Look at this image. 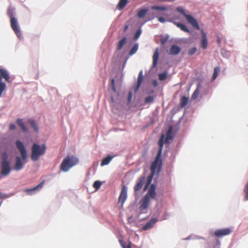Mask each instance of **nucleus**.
<instances>
[{
	"mask_svg": "<svg viewBox=\"0 0 248 248\" xmlns=\"http://www.w3.org/2000/svg\"><path fill=\"white\" fill-rule=\"evenodd\" d=\"M163 139L164 136H162L159 142V149L157 154L155 160L151 165V174L147 177V182L143 188L144 191L146 190L148 188L155 174H158L161 171L162 165V160L161 157L163 147Z\"/></svg>",
	"mask_w": 248,
	"mask_h": 248,
	"instance_id": "obj_1",
	"label": "nucleus"
},
{
	"mask_svg": "<svg viewBox=\"0 0 248 248\" xmlns=\"http://www.w3.org/2000/svg\"><path fill=\"white\" fill-rule=\"evenodd\" d=\"M166 41V40L165 39H161V43L162 44H163Z\"/></svg>",
	"mask_w": 248,
	"mask_h": 248,
	"instance_id": "obj_48",
	"label": "nucleus"
},
{
	"mask_svg": "<svg viewBox=\"0 0 248 248\" xmlns=\"http://www.w3.org/2000/svg\"><path fill=\"white\" fill-rule=\"evenodd\" d=\"M148 12V9L147 8H143L140 9L137 13V16L139 18H141L144 17Z\"/></svg>",
	"mask_w": 248,
	"mask_h": 248,
	"instance_id": "obj_21",
	"label": "nucleus"
},
{
	"mask_svg": "<svg viewBox=\"0 0 248 248\" xmlns=\"http://www.w3.org/2000/svg\"><path fill=\"white\" fill-rule=\"evenodd\" d=\"M174 24L182 31L186 32H190V31L185 25L180 23H174Z\"/></svg>",
	"mask_w": 248,
	"mask_h": 248,
	"instance_id": "obj_24",
	"label": "nucleus"
},
{
	"mask_svg": "<svg viewBox=\"0 0 248 248\" xmlns=\"http://www.w3.org/2000/svg\"><path fill=\"white\" fill-rule=\"evenodd\" d=\"M154 18V17L153 16V17H152V18H150L149 20L152 19H153Z\"/></svg>",
	"mask_w": 248,
	"mask_h": 248,
	"instance_id": "obj_49",
	"label": "nucleus"
},
{
	"mask_svg": "<svg viewBox=\"0 0 248 248\" xmlns=\"http://www.w3.org/2000/svg\"><path fill=\"white\" fill-rule=\"evenodd\" d=\"M11 171V167L9 162H2L1 174L4 176L8 175Z\"/></svg>",
	"mask_w": 248,
	"mask_h": 248,
	"instance_id": "obj_12",
	"label": "nucleus"
},
{
	"mask_svg": "<svg viewBox=\"0 0 248 248\" xmlns=\"http://www.w3.org/2000/svg\"><path fill=\"white\" fill-rule=\"evenodd\" d=\"M10 24L14 32L19 38H20L22 37V33L17 19L15 17L10 19Z\"/></svg>",
	"mask_w": 248,
	"mask_h": 248,
	"instance_id": "obj_7",
	"label": "nucleus"
},
{
	"mask_svg": "<svg viewBox=\"0 0 248 248\" xmlns=\"http://www.w3.org/2000/svg\"><path fill=\"white\" fill-rule=\"evenodd\" d=\"M188 98L186 96H183L181 99L180 105L181 107H185L187 103Z\"/></svg>",
	"mask_w": 248,
	"mask_h": 248,
	"instance_id": "obj_30",
	"label": "nucleus"
},
{
	"mask_svg": "<svg viewBox=\"0 0 248 248\" xmlns=\"http://www.w3.org/2000/svg\"><path fill=\"white\" fill-rule=\"evenodd\" d=\"M158 58H159L158 49L157 48L155 49V50L154 52L153 56V67H155L156 66Z\"/></svg>",
	"mask_w": 248,
	"mask_h": 248,
	"instance_id": "obj_19",
	"label": "nucleus"
},
{
	"mask_svg": "<svg viewBox=\"0 0 248 248\" xmlns=\"http://www.w3.org/2000/svg\"><path fill=\"white\" fill-rule=\"evenodd\" d=\"M197 51V48L196 47H192L190 48L188 52V53L189 55H192L194 54Z\"/></svg>",
	"mask_w": 248,
	"mask_h": 248,
	"instance_id": "obj_39",
	"label": "nucleus"
},
{
	"mask_svg": "<svg viewBox=\"0 0 248 248\" xmlns=\"http://www.w3.org/2000/svg\"><path fill=\"white\" fill-rule=\"evenodd\" d=\"M217 42L218 44L220 43V39L219 37H217Z\"/></svg>",
	"mask_w": 248,
	"mask_h": 248,
	"instance_id": "obj_47",
	"label": "nucleus"
},
{
	"mask_svg": "<svg viewBox=\"0 0 248 248\" xmlns=\"http://www.w3.org/2000/svg\"><path fill=\"white\" fill-rule=\"evenodd\" d=\"M158 21L160 22H161V23H164L165 22V19H164V17H159L158 18Z\"/></svg>",
	"mask_w": 248,
	"mask_h": 248,
	"instance_id": "obj_44",
	"label": "nucleus"
},
{
	"mask_svg": "<svg viewBox=\"0 0 248 248\" xmlns=\"http://www.w3.org/2000/svg\"><path fill=\"white\" fill-rule=\"evenodd\" d=\"M172 130H173L172 126H170L169 127V129H168L167 132L166 133V138H165L164 135L162 134L161 135V137H160L159 140L161 139V138L162 136H164L163 143L164 142L166 143H169L170 140H172L173 139V136L172 135ZM159 140H159L158 142H159Z\"/></svg>",
	"mask_w": 248,
	"mask_h": 248,
	"instance_id": "obj_13",
	"label": "nucleus"
},
{
	"mask_svg": "<svg viewBox=\"0 0 248 248\" xmlns=\"http://www.w3.org/2000/svg\"><path fill=\"white\" fill-rule=\"evenodd\" d=\"M14 12L13 9L9 8L7 11V15L10 18V19H11L12 18H15L14 16Z\"/></svg>",
	"mask_w": 248,
	"mask_h": 248,
	"instance_id": "obj_34",
	"label": "nucleus"
},
{
	"mask_svg": "<svg viewBox=\"0 0 248 248\" xmlns=\"http://www.w3.org/2000/svg\"><path fill=\"white\" fill-rule=\"evenodd\" d=\"M128 2V0H120L117 7L119 10H121L126 6Z\"/></svg>",
	"mask_w": 248,
	"mask_h": 248,
	"instance_id": "obj_20",
	"label": "nucleus"
},
{
	"mask_svg": "<svg viewBox=\"0 0 248 248\" xmlns=\"http://www.w3.org/2000/svg\"><path fill=\"white\" fill-rule=\"evenodd\" d=\"M150 202V200H148L147 198L143 197L140 202L139 210L140 214L146 213L147 212V209Z\"/></svg>",
	"mask_w": 248,
	"mask_h": 248,
	"instance_id": "obj_9",
	"label": "nucleus"
},
{
	"mask_svg": "<svg viewBox=\"0 0 248 248\" xmlns=\"http://www.w3.org/2000/svg\"><path fill=\"white\" fill-rule=\"evenodd\" d=\"M16 144L17 148L20 153L21 158L17 156L16 158V164L14 169L16 170H19L23 169L24 164L26 162L27 153L23 143L20 140H16Z\"/></svg>",
	"mask_w": 248,
	"mask_h": 248,
	"instance_id": "obj_2",
	"label": "nucleus"
},
{
	"mask_svg": "<svg viewBox=\"0 0 248 248\" xmlns=\"http://www.w3.org/2000/svg\"><path fill=\"white\" fill-rule=\"evenodd\" d=\"M110 87L111 88V89L114 91V92H116V88H115V80L114 78H112L111 79V82H110Z\"/></svg>",
	"mask_w": 248,
	"mask_h": 248,
	"instance_id": "obj_37",
	"label": "nucleus"
},
{
	"mask_svg": "<svg viewBox=\"0 0 248 248\" xmlns=\"http://www.w3.org/2000/svg\"><path fill=\"white\" fill-rule=\"evenodd\" d=\"M141 33V31L140 29L137 30L135 34V35H134V40H137L139 37H140V34Z\"/></svg>",
	"mask_w": 248,
	"mask_h": 248,
	"instance_id": "obj_38",
	"label": "nucleus"
},
{
	"mask_svg": "<svg viewBox=\"0 0 248 248\" xmlns=\"http://www.w3.org/2000/svg\"><path fill=\"white\" fill-rule=\"evenodd\" d=\"M154 100V98L152 96H148L145 99V102L146 103H150L153 102Z\"/></svg>",
	"mask_w": 248,
	"mask_h": 248,
	"instance_id": "obj_40",
	"label": "nucleus"
},
{
	"mask_svg": "<svg viewBox=\"0 0 248 248\" xmlns=\"http://www.w3.org/2000/svg\"><path fill=\"white\" fill-rule=\"evenodd\" d=\"M29 123L31 125V127L33 128L34 131L36 132L38 131V127L37 124L36 123L35 121L33 119H29L28 120Z\"/></svg>",
	"mask_w": 248,
	"mask_h": 248,
	"instance_id": "obj_28",
	"label": "nucleus"
},
{
	"mask_svg": "<svg viewBox=\"0 0 248 248\" xmlns=\"http://www.w3.org/2000/svg\"><path fill=\"white\" fill-rule=\"evenodd\" d=\"M2 162H9L8 160V155L6 153H3L2 155Z\"/></svg>",
	"mask_w": 248,
	"mask_h": 248,
	"instance_id": "obj_41",
	"label": "nucleus"
},
{
	"mask_svg": "<svg viewBox=\"0 0 248 248\" xmlns=\"http://www.w3.org/2000/svg\"><path fill=\"white\" fill-rule=\"evenodd\" d=\"M15 128H16V126L14 124H10V125L9 126L10 130H14L15 129Z\"/></svg>",
	"mask_w": 248,
	"mask_h": 248,
	"instance_id": "obj_45",
	"label": "nucleus"
},
{
	"mask_svg": "<svg viewBox=\"0 0 248 248\" xmlns=\"http://www.w3.org/2000/svg\"><path fill=\"white\" fill-rule=\"evenodd\" d=\"M138 45L137 44H135L129 52V54L130 55H133L138 50Z\"/></svg>",
	"mask_w": 248,
	"mask_h": 248,
	"instance_id": "obj_31",
	"label": "nucleus"
},
{
	"mask_svg": "<svg viewBox=\"0 0 248 248\" xmlns=\"http://www.w3.org/2000/svg\"><path fill=\"white\" fill-rule=\"evenodd\" d=\"M2 78H4L7 82L9 81L10 76L6 70L0 68V97L3 91L5 89L6 85L5 83L2 81Z\"/></svg>",
	"mask_w": 248,
	"mask_h": 248,
	"instance_id": "obj_6",
	"label": "nucleus"
},
{
	"mask_svg": "<svg viewBox=\"0 0 248 248\" xmlns=\"http://www.w3.org/2000/svg\"><path fill=\"white\" fill-rule=\"evenodd\" d=\"M145 179L144 176H141L139 178L134 187L135 192H137L142 188L145 181Z\"/></svg>",
	"mask_w": 248,
	"mask_h": 248,
	"instance_id": "obj_14",
	"label": "nucleus"
},
{
	"mask_svg": "<svg viewBox=\"0 0 248 248\" xmlns=\"http://www.w3.org/2000/svg\"><path fill=\"white\" fill-rule=\"evenodd\" d=\"M151 9L153 10L161 11H166L167 10V8L165 7L159 6H153L151 7Z\"/></svg>",
	"mask_w": 248,
	"mask_h": 248,
	"instance_id": "obj_33",
	"label": "nucleus"
},
{
	"mask_svg": "<svg viewBox=\"0 0 248 248\" xmlns=\"http://www.w3.org/2000/svg\"><path fill=\"white\" fill-rule=\"evenodd\" d=\"M180 51L181 48L179 46L175 45H173L168 51V53L170 55H177L180 52Z\"/></svg>",
	"mask_w": 248,
	"mask_h": 248,
	"instance_id": "obj_16",
	"label": "nucleus"
},
{
	"mask_svg": "<svg viewBox=\"0 0 248 248\" xmlns=\"http://www.w3.org/2000/svg\"><path fill=\"white\" fill-rule=\"evenodd\" d=\"M232 232V230L229 228L217 229L215 231L214 236L217 238H222L225 236L229 235Z\"/></svg>",
	"mask_w": 248,
	"mask_h": 248,
	"instance_id": "obj_8",
	"label": "nucleus"
},
{
	"mask_svg": "<svg viewBox=\"0 0 248 248\" xmlns=\"http://www.w3.org/2000/svg\"><path fill=\"white\" fill-rule=\"evenodd\" d=\"M78 158L74 155H69L65 157L61 165L60 170L63 172L68 171L71 168L78 163Z\"/></svg>",
	"mask_w": 248,
	"mask_h": 248,
	"instance_id": "obj_3",
	"label": "nucleus"
},
{
	"mask_svg": "<svg viewBox=\"0 0 248 248\" xmlns=\"http://www.w3.org/2000/svg\"><path fill=\"white\" fill-rule=\"evenodd\" d=\"M128 25H125L124 27V31H127V30L128 29Z\"/></svg>",
	"mask_w": 248,
	"mask_h": 248,
	"instance_id": "obj_46",
	"label": "nucleus"
},
{
	"mask_svg": "<svg viewBox=\"0 0 248 248\" xmlns=\"http://www.w3.org/2000/svg\"><path fill=\"white\" fill-rule=\"evenodd\" d=\"M46 146L45 144L41 146L36 143H34L31 147V159L32 161H37L39 157L46 153Z\"/></svg>",
	"mask_w": 248,
	"mask_h": 248,
	"instance_id": "obj_4",
	"label": "nucleus"
},
{
	"mask_svg": "<svg viewBox=\"0 0 248 248\" xmlns=\"http://www.w3.org/2000/svg\"><path fill=\"white\" fill-rule=\"evenodd\" d=\"M132 92H130L128 93V102H130L131 101V99H132Z\"/></svg>",
	"mask_w": 248,
	"mask_h": 248,
	"instance_id": "obj_43",
	"label": "nucleus"
},
{
	"mask_svg": "<svg viewBox=\"0 0 248 248\" xmlns=\"http://www.w3.org/2000/svg\"><path fill=\"white\" fill-rule=\"evenodd\" d=\"M44 183H45V180H43L36 186H35L32 188H31V189H27L25 190V191L28 194H31V192L35 191V190H39L40 189H41L43 187V186L44 184Z\"/></svg>",
	"mask_w": 248,
	"mask_h": 248,
	"instance_id": "obj_18",
	"label": "nucleus"
},
{
	"mask_svg": "<svg viewBox=\"0 0 248 248\" xmlns=\"http://www.w3.org/2000/svg\"><path fill=\"white\" fill-rule=\"evenodd\" d=\"M119 242L123 248H131L130 242L127 246L125 245V243L123 240H119Z\"/></svg>",
	"mask_w": 248,
	"mask_h": 248,
	"instance_id": "obj_32",
	"label": "nucleus"
},
{
	"mask_svg": "<svg viewBox=\"0 0 248 248\" xmlns=\"http://www.w3.org/2000/svg\"><path fill=\"white\" fill-rule=\"evenodd\" d=\"M143 77L142 75V71H140L138 78L137 84L136 87V90H138L140 87L141 84L143 81Z\"/></svg>",
	"mask_w": 248,
	"mask_h": 248,
	"instance_id": "obj_22",
	"label": "nucleus"
},
{
	"mask_svg": "<svg viewBox=\"0 0 248 248\" xmlns=\"http://www.w3.org/2000/svg\"><path fill=\"white\" fill-rule=\"evenodd\" d=\"M127 188L125 186H122L121 193L118 199V203H121L122 206H123L124 203L125 201L127 199Z\"/></svg>",
	"mask_w": 248,
	"mask_h": 248,
	"instance_id": "obj_10",
	"label": "nucleus"
},
{
	"mask_svg": "<svg viewBox=\"0 0 248 248\" xmlns=\"http://www.w3.org/2000/svg\"><path fill=\"white\" fill-rule=\"evenodd\" d=\"M177 11L182 14L186 18L187 22L190 24L193 28L196 30H200V26L196 20L192 16L187 15L185 13V11L182 7H178L176 9Z\"/></svg>",
	"mask_w": 248,
	"mask_h": 248,
	"instance_id": "obj_5",
	"label": "nucleus"
},
{
	"mask_svg": "<svg viewBox=\"0 0 248 248\" xmlns=\"http://www.w3.org/2000/svg\"><path fill=\"white\" fill-rule=\"evenodd\" d=\"M201 31L202 34L201 47L205 49L207 48L208 45L207 34L203 30H201Z\"/></svg>",
	"mask_w": 248,
	"mask_h": 248,
	"instance_id": "obj_15",
	"label": "nucleus"
},
{
	"mask_svg": "<svg viewBox=\"0 0 248 248\" xmlns=\"http://www.w3.org/2000/svg\"><path fill=\"white\" fill-rule=\"evenodd\" d=\"M16 123L21 128L22 130L26 132H27L28 129L25 124L23 123V121L21 119H17L16 120Z\"/></svg>",
	"mask_w": 248,
	"mask_h": 248,
	"instance_id": "obj_23",
	"label": "nucleus"
},
{
	"mask_svg": "<svg viewBox=\"0 0 248 248\" xmlns=\"http://www.w3.org/2000/svg\"><path fill=\"white\" fill-rule=\"evenodd\" d=\"M219 71L220 68L219 67H216L214 68V73L212 78V80H214L217 78Z\"/></svg>",
	"mask_w": 248,
	"mask_h": 248,
	"instance_id": "obj_29",
	"label": "nucleus"
},
{
	"mask_svg": "<svg viewBox=\"0 0 248 248\" xmlns=\"http://www.w3.org/2000/svg\"><path fill=\"white\" fill-rule=\"evenodd\" d=\"M167 75L166 73H163L160 74L158 75V78L160 80L163 81L165 80L167 78Z\"/></svg>",
	"mask_w": 248,
	"mask_h": 248,
	"instance_id": "obj_36",
	"label": "nucleus"
},
{
	"mask_svg": "<svg viewBox=\"0 0 248 248\" xmlns=\"http://www.w3.org/2000/svg\"><path fill=\"white\" fill-rule=\"evenodd\" d=\"M101 185H102L101 182H100L99 181H96L94 182V183L93 184V186L96 189H98L100 187Z\"/></svg>",
	"mask_w": 248,
	"mask_h": 248,
	"instance_id": "obj_35",
	"label": "nucleus"
},
{
	"mask_svg": "<svg viewBox=\"0 0 248 248\" xmlns=\"http://www.w3.org/2000/svg\"><path fill=\"white\" fill-rule=\"evenodd\" d=\"M112 157H113L110 155H108L106 157L103 158L101 163V166H103L108 164Z\"/></svg>",
	"mask_w": 248,
	"mask_h": 248,
	"instance_id": "obj_25",
	"label": "nucleus"
},
{
	"mask_svg": "<svg viewBox=\"0 0 248 248\" xmlns=\"http://www.w3.org/2000/svg\"><path fill=\"white\" fill-rule=\"evenodd\" d=\"M126 41V37H124L121 40H120L117 45V50H121L122 48V47H123L124 45L125 44Z\"/></svg>",
	"mask_w": 248,
	"mask_h": 248,
	"instance_id": "obj_26",
	"label": "nucleus"
},
{
	"mask_svg": "<svg viewBox=\"0 0 248 248\" xmlns=\"http://www.w3.org/2000/svg\"><path fill=\"white\" fill-rule=\"evenodd\" d=\"M244 191L246 193V198L248 200V181L245 186Z\"/></svg>",
	"mask_w": 248,
	"mask_h": 248,
	"instance_id": "obj_42",
	"label": "nucleus"
},
{
	"mask_svg": "<svg viewBox=\"0 0 248 248\" xmlns=\"http://www.w3.org/2000/svg\"><path fill=\"white\" fill-rule=\"evenodd\" d=\"M157 220V219L155 218H152L149 221H148L145 225L142 227V229L143 230L146 231L152 228L154 224L156 223Z\"/></svg>",
	"mask_w": 248,
	"mask_h": 248,
	"instance_id": "obj_17",
	"label": "nucleus"
},
{
	"mask_svg": "<svg viewBox=\"0 0 248 248\" xmlns=\"http://www.w3.org/2000/svg\"><path fill=\"white\" fill-rule=\"evenodd\" d=\"M1 197H2V196H1V193H0V198H1Z\"/></svg>",
	"mask_w": 248,
	"mask_h": 248,
	"instance_id": "obj_50",
	"label": "nucleus"
},
{
	"mask_svg": "<svg viewBox=\"0 0 248 248\" xmlns=\"http://www.w3.org/2000/svg\"><path fill=\"white\" fill-rule=\"evenodd\" d=\"M156 186L154 184H152L144 198H147L148 200L150 198L154 199L156 197Z\"/></svg>",
	"mask_w": 248,
	"mask_h": 248,
	"instance_id": "obj_11",
	"label": "nucleus"
},
{
	"mask_svg": "<svg viewBox=\"0 0 248 248\" xmlns=\"http://www.w3.org/2000/svg\"><path fill=\"white\" fill-rule=\"evenodd\" d=\"M201 85L200 84H198L196 89L195 90L194 92L193 93L192 95V98L193 99H196L200 93V90L201 89Z\"/></svg>",
	"mask_w": 248,
	"mask_h": 248,
	"instance_id": "obj_27",
	"label": "nucleus"
}]
</instances>
